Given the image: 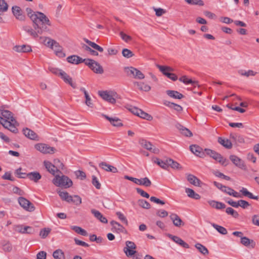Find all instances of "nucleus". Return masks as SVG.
Here are the masks:
<instances>
[{"mask_svg": "<svg viewBox=\"0 0 259 259\" xmlns=\"http://www.w3.org/2000/svg\"><path fill=\"white\" fill-rule=\"evenodd\" d=\"M35 148L44 154H54L56 150L54 147H51L45 143H38L35 145Z\"/></svg>", "mask_w": 259, "mask_h": 259, "instance_id": "nucleus-6", "label": "nucleus"}, {"mask_svg": "<svg viewBox=\"0 0 259 259\" xmlns=\"http://www.w3.org/2000/svg\"><path fill=\"white\" fill-rule=\"evenodd\" d=\"M229 158L238 167L242 168L244 166L243 161L236 155H231L230 156Z\"/></svg>", "mask_w": 259, "mask_h": 259, "instance_id": "nucleus-28", "label": "nucleus"}, {"mask_svg": "<svg viewBox=\"0 0 259 259\" xmlns=\"http://www.w3.org/2000/svg\"><path fill=\"white\" fill-rule=\"evenodd\" d=\"M16 231L23 234H31L32 233V228L29 226H25L23 228L22 226L19 225L16 227Z\"/></svg>", "mask_w": 259, "mask_h": 259, "instance_id": "nucleus-36", "label": "nucleus"}, {"mask_svg": "<svg viewBox=\"0 0 259 259\" xmlns=\"http://www.w3.org/2000/svg\"><path fill=\"white\" fill-rule=\"evenodd\" d=\"M55 166L56 171H59L58 169H63L64 165L59 159H55L54 160V164Z\"/></svg>", "mask_w": 259, "mask_h": 259, "instance_id": "nucleus-59", "label": "nucleus"}, {"mask_svg": "<svg viewBox=\"0 0 259 259\" xmlns=\"http://www.w3.org/2000/svg\"><path fill=\"white\" fill-rule=\"evenodd\" d=\"M186 175L187 181L191 184L195 186H200V184L202 182L196 176L190 174H186Z\"/></svg>", "mask_w": 259, "mask_h": 259, "instance_id": "nucleus-17", "label": "nucleus"}, {"mask_svg": "<svg viewBox=\"0 0 259 259\" xmlns=\"http://www.w3.org/2000/svg\"><path fill=\"white\" fill-rule=\"evenodd\" d=\"M185 192L187 193L188 197L191 198H193L194 199H199L200 198V195L195 193V191L192 189L187 188L185 189Z\"/></svg>", "mask_w": 259, "mask_h": 259, "instance_id": "nucleus-38", "label": "nucleus"}, {"mask_svg": "<svg viewBox=\"0 0 259 259\" xmlns=\"http://www.w3.org/2000/svg\"><path fill=\"white\" fill-rule=\"evenodd\" d=\"M0 116L3 117V122L7 120L17 122L12 115V113L9 110L3 109L2 107H0Z\"/></svg>", "mask_w": 259, "mask_h": 259, "instance_id": "nucleus-13", "label": "nucleus"}, {"mask_svg": "<svg viewBox=\"0 0 259 259\" xmlns=\"http://www.w3.org/2000/svg\"><path fill=\"white\" fill-rule=\"evenodd\" d=\"M16 123L11 121L5 120L4 122H3V126L11 132L16 134L18 132V128L15 125Z\"/></svg>", "mask_w": 259, "mask_h": 259, "instance_id": "nucleus-18", "label": "nucleus"}, {"mask_svg": "<svg viewBox=\"0 0 259 259\" xmlns=\"http://www.w3.org/2000/svg\"><path fill=\"white\" fill-rule=\"evenodd\" d=\"M51 229L48 228H44L43 229H41L39 232V236L42 238H46L48 235L51 232Z\"/></svg>", "mask_w": 259, "mask_h": 259, "instance_id": "nucleus-56", "label": "nucleus"}, {"mask_svg": "<svg viewBox=\"0 0 259 259\" xmlns=\"http://www.w3.org/2000/svg\"><path fill=\"white\" fill-rule=\"evenodd\" d=\"M157 67L168 78L173 81H176L178 79V77L175 74L170 73V72H172L174 70L172 68L167 66H162L160 65H157Z\"/></svg>", "mask_w": 259, "mask_h": 259, "instance_id": "nucleus-8", "label": "nucleus"}, {"mask_svg": "<svg viewBox=\"0 0 259 259\" xmlns=\"http://www.w3.org/2000/svg\"><path fill=\"white\" fill-rule=\"evenodd\" d=\"M138 204L140 206L145 209H149L151 207L150 203L146 200L143 199L139 200Z\"/></svg>", "mask_w": 259, "mask_h": 259, "instance_id": "nucleus-55", "label": "nucleus"}, {"mask_svg": "<svg viewBox=\"0 0 259 259\" xmlns=\"http://www.w3.org/2000/svg\"><path fill=\"white\" fill-rule=\"evenodd\" d=\"M83 48L86 51H88L89 52L91 55H94V56H98V53L93 50L92 49H91L89 46H87V45H83Z\"/></svg>", "mask_w": 259, "mask_h": 259, "instance_id": "nucleus-62", "label": "nucleus"}, {"mask_svg": "<svg viewBox=\"0 0 259 259\" xmlns=\"http://www.w3.org/2000/svg\"><path fill=\"white\" fill-rule=\"evenodd\" d=\"M124 70L128 76H133L135 79H142L145 78L144 74L140 70L133 67H124Z\"/></svg>", "mask_w": 259, "mask_h": 259, "instance_id": "nucleus-7", "label": "nucleus"}, {"mask_svg": "<svg viewBox=\"0 0 259 259\" xmlns=\"http://www.w3.org/2000/svg\"><path fill=\"white\" fill-rule=\"evenodd\" d=\"M188 4L191 5L203 6L204 3L202 0H185Z\"/></svg>", "mask_w": 259, "mask_h": 259, "instance_id": "nucleus-57", "label": "nucleus"}, {"mask_svg": "<svg viewBox=\"0 0 259 259\" xmlns=\"http://www.w3.org/2000/svg\"><path fill=\"white\" fill-rule=\"evenodd\" d=\"M39 39L41 42L46 46L52 49L54 47V51L57 56L60 57H64L65 56V54L62 51L61 47L56 40L47 37H40Z\"/></svg>", "mask_w": 259, "mask_h": 259, "instance_id": "nucleus-2", "label": "nucleus"}, {"mask_svg": "<svg viewBox=\"0 0 259 259\" xmlns=\"http://www.w3.org/2000/svg\"><path fill=\"white\" fill-rule=\"evenodd\" d=\"M135 184L148 187L151 185L152 183L147 177H145L140 179L136 178Z\"/></svg>", "mask_w": 259, "mask_h": 259, "instance_id": "nucleus-32", "label": "nucleus"}, {"mask_svg": "<svg viewBox=\"0 0 259 259\" xmlns=\"http://www.w3.org/2000/svg\"><path fill=\"white\" fill-rule=\"evenodd\" d=\"M18 202L20 206L27 211L32 212L35 210L34 205L24 197H20Z\"/></svg>", "mask_w": 259, "mask_h": 259, "instance_id": "nucleus-10", "label": "nucleus"}, {"mask_svg": "<svg viewBox=\"0 0 259 259\" xmlns=\"http://www.w3.org/2000/svg\"><path fill=\"white\" fill-rule=\"evenodd\" d=\"M86 59H82V58L77 55H71L67 58L68 62L73 64H79L81 63H85Z\"/></svg>", "mask_w": 259, "mask_h": 259, "instance_id": "nucleus-15", "label": "nucleus"}, {"mask_svg": "<svg viewBox=\"0 0 259 259\" xmlns=\"http://www.w3.org/2000/svg\"><path fill=\"white\" fill-rule=\"evenodd\" d=\"M91 212L94 217L101 223L104 224H107L108 223L107 219L104 217L99 211L92 209H91Z\"/></svg>", "mask_w": 259, "mask_h": 259, "instance_id": "nucleus-25", "label": "nucleus"}, {"mask_svg": "<svg viewBox=\"0 0 259 259\" xmlns=\"http://www.w3.org/2000/svg\"><path fill=\"white\" fill-rule=\"evenodd\" d=\"M71 229L75 231L76 233L83 236H87L88 235V232L84 229L79 226H71Z\"/></svg>", "mask_w": 259, "mask_h": 259, "instance_id": "nucleus-40", "label": "nucleus"}, {"mask_svg": "<svg viewBox=\"0 0 259 259\" xmlns=\"http://www.w3.org/2000/svg\"><path fill=\"white\" fill-rule=\"evenodd\" d=\"M211 226H212L221 235H225L228 233L227 229L223 226L214 223H211Z\"/></svg>", "mask_w": 259, "mask_h": 259, "instance_id": "nucleus-41", "label": "nucleus"}, {"mask_svg": "<svg viewBox=\"0 0 259 259\" xmlns=\"http://www.w3.org/2000/svg\"><path fill=\"white\" fill-rule=\"evenodd\" d=\"M44 164L47 170L50 173L55 175V172L56 171L55 165H53L51 162L48 161H44Z\"/></svg>", "mask_w": 259, "mask_h": 259, "instance_id": "nucleus-37", "label": "nucleus"}, {"mask_svg": "<svg viewBox=\"0 0 259 259\" xmlns=\"http://www.w3.org/2000/svg\"><path fill=\"white\" fill-rule=\"evenodd\" d=\"M241 243L246 247L250 246L252 248L255 247L256 243L253 240L250 239L247 237H241Z\"/></svg>", "mask_w": 259, "mask_h": 259, "instance_id": "nucleus-27", "label": "nucleus"}, {"mask_svg": "<svg viewBox=\"0 0 259 259\" xmlns=\"http://www.w3.org/2000/svg\"><path fill=\"white\" fill-rule=\"evenodd\" d=\"M195 246L199 251L202 254L206 255L209 253L208 250L200 243H196Z\"/></svg>", "mask_w": 259, "mask_h": 259, "instance_id": "nucleus-46", "label": "nucleus"}, {"mask_svg": "<svg viewBox=\"0 0 259 259\" xmlns=\"http://www.w3.org/2000/svg\"><path fill=\"white\" fill-rule=\"evenodd\" d=\"M154 162L157 163L159 166H160L164 169H167L168 168L167 159L165 161H163L158 158H156V159L154 160Z\"/></svg>", "mask_w": 259, "mask_h": 259, "instance_id": "nucleus-51", "label": "nucleus"}, {"mask_svg": "<svg viewBox=\"0 0 259 259\" xmlns=\"http://www.w3.org/2000/svg\"><path fill=\"white\" fill-rule=\"evenodd\" d=\"M110 224L111 225L114 227V228L118 230L119 232H123L124 230V228L119 223L114 221H112L111 222H110Z\"/></svg>", "mask_w": 259, "mask_h": 259, "instance_id": "nucleus-54", "label": "nucleus"}, {"mask_svg": "<svg viewBox=\"0 0 259 259\" xmlns=\"http://www.w3.org/2000/svg\"><path fill=\"white\" fill-rule=\"evenodd\" d=\"M211 206L217 209H222L226 208V205L224 203L214 200L211 201Z\"/></svg>", "mask_w": 259, "mask_h": 259, "instance_id": "nucleus-47", "label": "nucleus"}, {"mask_svg": "<svg viewBox=\"0 0 259 259\" xmlns=\"http://www.w3.org/2000/svg\"><path fill=\"white\" fill-rule=\"evenodd\" d=\"M218 142L227 149H230L232 148V143L231 141L221 137H218Z\"/></svg>", "mask_w": 259, "mask_h": 259, "instance_id": "nucleus-24", "label": "nucleus"}, {"mask_svg": "<svg viewBox=\"0 0 259 259\" xmlns=\"http://www.w3.org/2000/svg\"><path fill=\"white\" fill-rule=\"evenodd\" d=\"M179 80L183 82L185 84H192L194 85L197 84V82L193 81L191 79L188 78L186 76H183L179 78Z\"/></svg>", "mask_w": 259, "mask_h": 259, "instance_id": "nucleus-52", "label": "nucleus"}, {"mask_svg": "<svg viewBox=\"0 0 259 259\" xmlns=\"http://www.w3.org/2000/svg\"><path fill=\"white\" fill-rule=\"evenodd\" d=\"M138 116L140 117L141 118L146 119L148 120H151L152 119V116L151 115L145 112L141 109H140V111H139V114Z\"/></svg>", "mask_w": 259, "mask_h": 259, "instance_id": "nucleus-53", "label": "nucleus"}, {"mask_svg": "<svg viewBox=\"0 0 259 259\" xmlns=\"http://www.w3.org/2000/svg\"><path fill=\"white\" fill-rule=\"evenodd\" d=\"M99 95L102 98L110 103L113 104L116 102L115 99L110 95L107 91H100L99 92Z\"/></svg>", "mask_w": 259, "mask_h": 259, "instance_id": "nucleus-22", "label": "nucleus"}, {"mask_svg": "<svg viewBox=\"0 0 259 259\" xmlns=\"http://www.w3.org/2000/svg\"><path fill=\"white\" fill-rule=\"evenodd\" d=\"M53 183L57 187H63L65 188H69L72 185L71 180L64 175L62 176H56L53 180Z\"/></svg>", "mask_w": 259, "mask_h": 259, "instance_id": "nucleus-4", "label": "nucleus"}, {"mask_svg": "<svg viewBox=\"0 0 259 259\" xmlns=\"http://www.w3.org/2000/svg\"><path fill=\"white\" fill-rule=\"evenodd\" d=\"M103 116L106 119H107L114 126L119 127L123 125L122 122H121V120L116 117H110L104 114H103Z\"/></svg>", "mask_w": 259, "mask_h": 259, "instance_id": "nucleus-23", "label": "nucleus"}, {"mask_svg": "<svg viewBox=\"0 0 259 259\" xmlns=\"http://www.w3.org/2000/svg\"><path fill=\"white\" fill-rule=\"evenodd\" d=\"M175 126L183 135L186 137L192 136V133L188 128L185 127L181 124L177 123L175 125Z\"/></svg>", "mask_w": 259, "mask_h": 259, "instance_id": "nucleus-21", "label": "nucleus"}, {"mask_svg": "<svg viewBox=\"0 0 259 259\" xmlns=\"http://www.w3.org/2000/svg\"><path fill=\"white\" fill-rule=\"evenodd\" d=\"M55 259H65V255L63 251L61 249L56 250L53 253Z\"/></svg>", "mask_w": 259, "mask_h": 259, "instance_id": "nucleus-45", "label": "nucleus"}, {"mask_svg": "<svg viewBox=\"0 0 259 259\" xmlns=\"http://www.w3.org/2000/svg\"><path fill=\"white\" fill-rule=\"evenodd\" d=\"M212 173L215 177L221 179H224L227 181H231L232 180L230 177L225 175L224 174L220 172L218 170H213L212 171Z\"/></svg>", "mask_w": 259, "mask_h": 259, "instance_id": "nucleus-43", "label": "nucleus"}, {"mask_svg": "<svg viewBox=\"0 0 259 259\" xmlns=\"http://www.w3.org/2000/svg\"><path fill=\"white\" fill-rule=\"evenodd\" d=\"M139 144L144 148L148 150H152V147L153 146L152 145V144L148 142L145 139H141L139 140Z\"/></svg>", "mask_w": 259, "mask_h": 259, "instance_id": "nucleus-42", "label": "nucleus"}, {"mask_svg": "<svg viewBox=\"0 0 259 259\" xmlns=\"http://www.w3.org/2000/svg\"><path fill=\"white\" fill-rule=\"evenodd\" d=\"M58 193L59 196L63 200H65L68 202L69 201V199L71 198V195H69L68 193L67 192L58 191Z\"/></svg>", "mask_w": 259, "mask_h": 259, "instance_id": "nucleus-49", "label": "nucleus"}, {"mask_svg": "<svg viewBox=\"0 0 259 259\" xmlns=\"http://www.w3.org/2000/svg\"><path fill=\"white\" fill-rule=\"evenodd\" d=\"M75 173L77 178H79L81 180H84L86 178L85 173L81 170H77Z\"/></svg>", "mask_w": 259, "mask_h": 259, "instance_id": "nucleus-64", "label": "nucleus"}, {"mask_svg": "<svg viewBox=\"0 0 259 259\" xmlns=\"http://www.w3.org/2000/svg\"><path fill=\"white\" fill-rule=\"evenodd\" d=\"M134 84L136 85L139 89L141 91L148 92L151 90V87L148 84H145L144 82H134Z\"/></svg>", "mask_w": 259, "mask_h": 259, "instance_id": "nucleus-39", "label": "nucleus"}, {"mask_svg": "<svg viewBox=\"0 0 259 259\" xmlns=\"http://www.w3.org/2000/svg\"><path fill=\"white\" fill-rule=\"evenodd\" d=\"M33 29L29 26L24 25L23 26V29L33 38L38 37L39 35L44 32L50 31L47 23L42 22H33Z\"/></svg>", "mask_w": 259, "mask_h": 259, "instance_id": "nucleus-1", "label": "nucleus"}, {"mask_svg": "<svg viewBox=\"0 0 259 259\" xmlns=\"http://www.w3.org/2000/svg\"><path fill=\"white\" fill-rule=\"evenodd\" d=\"M84 64L96 73L102 74L104 72L102 66L93 59H86Z\"/></svg>", "mask_w": 259, "mask_h": 259, "instance_id": "nucleus-5", "label": "nucleus"}, {"mask_svg": "<svg viewBox=\"0 0 259 259\" xmlns=\"http://www.w3.org/2000/svg\"><path fill=\"white\" fill-rule=\"evenodd\" d=\"M120 34V37H121V38L124 41H125L126 42H129L130 41L132 40V37L130 36V35H128L126 34H125L122 31H121L119 33Z\"/></svg>", "mask_w": 259, "mask_h": 259, "instance_id": "nucleus-63", "label": "nucleus"}, {"mask_svg": "<svg viewBox=\"0 0 259 259\" xmlns=\"http://www.w3.org/2000/svg\"><path fill=\"white\" fill-rule=\"evenodd\" d=\"M92 184L97 189H100L101 187V184L100 183V182H99V181L98 180V179L95 176H92Z\"/></svg>", "mask_w": 259, "mask_h": 259, "instance_id": "nucleus-61", "label": "nucleus"}, {"mask_svg": "<svg viewBox=\"0 0 259 259\" xmlns=\"http://www.w3.org/2000/svg\"><path fill=\"white\" fill-rule=\"evenodd\" d=\"M26 12L33 22H42L47 23L48 26L51 25L49 18L44 13L38 12L33 13L32 10L30 8H27Z\"/></svg>", "mask_w": 259, "mask_h": 259, "instance_id": "nucleus-3", "label": "nucleus"}, {"mask_svg": "<svg viewBox=\"0 0 259 259\" xmlns=\"http://www.w3.org/2000/svg\"><path fill=\"white\" fill-rule=\"evenodd\" d=\"M12 12L16 18L20 21H24L25 16L23 14L22 10L18 6H14L12 7Z\"/></svg>", "mask_w": 259, "mask_h": 259, "instance_id": "nucleus-14", "label": "nucleus"}, {"mask_svg": "<svg viewBox=\"0 0 259 259\" xmlns=\"http://www.w3.org/2000/svg\"><path fill=\"white\" fill-rule=\"evenodd\" d=\"M70 202H72L76 205H79L81 203V198L78 195L71 196L69 201V203Z\"/></svg>", "mask_w": 259, "mask_h": 259, "instance_id": "nucleus-48", "label": "nucleus"}, {"mask_svg": "<svg viewBox=\"0 0 259 259\" xmlns=\"http://www.w3.org/2000/svg\"><path fill=\"white\" fill-rule=\"evenodd\" d=\"M61 76L66 83H68L73 89L76 88V84L74 82H73L72 78L64 71L61 73Z\"/></svg>", "mask_w": 259, "mask_h": 259, "instance_id": "nucleus-29", "label": "nucleus"}, {"mask_svg": "<svg viewBox=\"0 0 259 259\" xmlns=\"http://www.w3.org/2000/svg\"><path fill=\"white\" fill-rule=\"evenodd\" d=\"M226 212L229 215H232L234 218H238L239 217V213L237 211L234 210L232 207H229L226 209Z\"/></svg>", "mask_w": 259, "mask_h": 259, "instance_id": "nucleus-50", "label": "nucleus"}, {"mask_svg": "<svg viewBox=\"0 0 259 259\" xmlns=\"http://www.w3.org/2000/svg\"><path fill=\"white\" fill-rule=\"evenodd\" d=\"M222 192L228 194L229 195L232 196L236 198L242 197L241 195L239 194L237 192L234 191L233 189L227 186V188L224 189Z\"/></svg>", "mask_w": 259, "mask_h": 259, "instance_id": "nucleus-35", "label": "nucleus"}, {"mask_svg": "<svg viewBox=\"0 0 259 259\" xmlns=\"http://www.w3.org/2000/svg\"><path fill=\"white\" fill-rule=\"evenodd\" d=\"M23 132L24 135L28 138L33 140H38V136L34 131L26 128L23 130Z\"/></svg>", "mask_w": 259, "mask_h": 259, "instance_id": "nucleus-26", "label": "nucleus"}, {"mask_svg": "<svg viewBox=\"0 0 259 259\" xmlns=\"http://www.w3.org/2000/svg\"><path fill=\"white\" fill-rule=\"evenodd\" d=\"M26 176L31 181H32L35 183L38 182V181L41 178V175L37 171H33L28 173Z\"/></svg>", "mask_w": 259, "mask_h": 259, "instance_id": "nucleus-31", "label": "nucleus"}, {"mask_svg": "<svg viewBox=\"0 0 259 259\" xmlns=\"http://www.w3.org/2000/svg\"><path fill=\"white\" fill-rule=\"evenodd\" d=\"M125 245L126 246L123 248V251L127 256H132L137 252L134 250L136 248V245L134 242L126 241Z\"/></svg>", "mask_w": 259, "mask_h": 259, "instance_id": "nucleus-11", "label": "nucleus"}, {"mask_svg": "<svg viewBox=\"0 0 259 259\" xmlns=\"http://www.w3.org/2000/svg\"><path fill=\"white\" fill-rule=\"evenodd\" d=\"M191 151L197 156L203 157L206 156V154L209 155L210 150L205 149L204 151H202V149L199 146L192 145L190 146Z\"/></svg>", "mask_w": 259, "mask_h": 259, "instance_id": "nucleus-9", "label": "nucleus"}, {"mask_svg": "<svg viewBox=\"0 0 259 259\" xmlns=\"http://www.w3.org/2000/svg\"><path fill=\"white\" fill-rule=\"evenodd\" d=\"M240 192L242 193L243 196L247 197L250 199L258 200L259 198L258 196L253 195L252 193L248 191L246 188L243 187L240 190Z\"/></svg>", "mask_w": 259, "mask_h": 259, "instance_id": "nucleus-34", "label": "nucleus"}, {"mask_svg": "<svg viewBox=\"0 0 259 259\" xmlns=\"http://www.w3.org/2000/svg\"><path fill=\"white\" fill-rule=\"evenodd\" d=\"M211 158L220 163L222 165L226 166L228 165L229 161L224 158L221 154L211 150Z\"/></svg>", "mask_w": 259, "mask_h": 259, "instance_id": "nucleus-12", "label": "nucleus"}, {"mask_svg": "<svg viewBox=\"0 0 259 259\" xmlns=\"http://www.w3.org/2000/svg\"><path fill=\"white\" fill-rule=\"evenodd\" d=\"M80 91L82 92L84 95V97L85 99V104L88 107L93 108V103H92V99L88 93V92L85 90L84 88H80Z\"/></svg>", "mask_w": 259, "mask_h": 259, "instance_id": "nucleus-30", "label": "nucleus"}, {"mask_svg": "<svg viewBox=\"0 0 259 259\" xmlns=\"http://www.w3.org/2000/svg\"><path fill=\"white\" fill-rule=\"evenodd\" d=\"M167 163L168 164V167L169 166H170L171 168L174 169L181 168L180 164L171 158L167 159Z\"/></svg>", "mask_w": 259, "mask_h": 259, "instance_id": "nucleus-44", "label": "nucleus"}, {"mask_svg": "<svg viewBox=\"0 0 259 259\" xmlns=\"http://www.w3.org/2000/svg\"><path fill=\"white\" fill-rule=\"evenodd\" d=\"M13 50L18 53H28L32 51L30 46L28 45H16L13 47Z\"/></svg>", "mask_w": 259, "mask_h": 259, "instance_id": "nucleus-16", "label": "nucleus"}, {"mask_svg": "<svg viewBox=\"0 0 259 259\" xmlns=\"http://www.w3.org/2000/svg\"><path fill=\"white\" fill-rule=\"evenodd\" d=\"M166 93L169 97L174 99H181L184 97V96L182 94L178 91L167 90Z\"/></svg>", "mask_w": 259, "mask_h": 259, "instance_id": "nucleus-33", "label": "nucleus"}, {"mask_svg": "<svg viewBox=\"0 0 259 259\" xmlns=\"http://www.w3.org/2000/svg\"><path fill=\"white\" fill-rule=\"evenodd\" d=\"M170 219L172 221L173 224L177 227H181L185 225V223L181 218L176 213H171L169 215Z\"/></svg>", "mask_w": 259, "mask_h": 259, "instance_id": "nucleus-20", "label": "nucleus"}, {"mask_svg": "<svg viewBox=\"0 0 259 259\" xmlns=\"http://www.w3.org/2000/svg\"><path fill=\"white\" fill-rule=\"evenodd\" d=\"M123 56L126 58H130L134 56L133 53L127 49H123L122 51Z\"/></svg>", "mask_w": 259, "mask_h": 259, "instance_id": "nucleus-58", "label": "nucleus"}, {"mask_svg": "<svg viewBox=\"0 0 259 259\" xmlns=\"http://www.w3.org/2000/svg\"><path fill=\"white\" fill-rule=\"evenodd\" d=\"M99 166L103 170L113 173H116L118 170L116 167L108 164L106 162H102L99 163Z\"/></svg>", "mask_w": 259, "mask_h": 259, "instance_id": "nucleus-19", "label": "nucleus"}, {"mask_svg": "<svg viewBox=\"0 0 259 259\" xmlns=\"http://www.w3.org/2000/svg\"><path fill=\"white\" fill-rule=\"evenodd\" d=\"M8 5L5 0H0V12H4L7 11Z\"/></svg>", "mask_w": 259, "mask_h": 259, "instance_id": "nucleus-60", "label": "nucleus"}]
</instances>
